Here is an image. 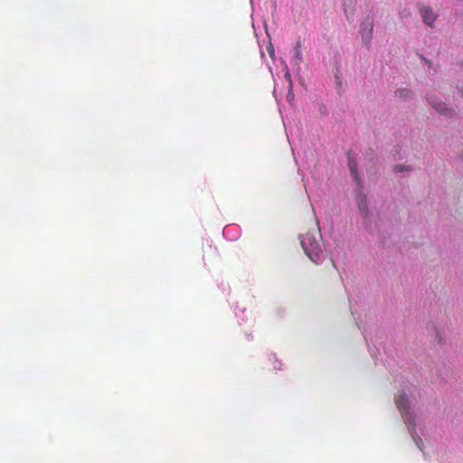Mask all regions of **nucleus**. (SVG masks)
Listing matches in <instances>:
<instances>
[{
  "label": "nucleus",
  "mask_w": 463,
  "mask_h": 463,
  "mask_svg": "<svg viewBox=\"0 0 463 463\" xmlns=\"http://www.w3.org/2000/svg\"><path fill=\"white\" fill-rule=\"evenodd\" d=\"M301 246L306 255L315 263H318L320 260L321 249V235L314 232H307L301 236Z\"/></svg>",
  "instance_id": "obj_1"
},
{
  "label": "nucleus",
  "mask_w": 463,
  "mask_h": 463,
  "mask_svg": "<svg viewBox=\"0 0 463 463\" xmlns=\"http://www.w3.org/2000/svg\"><path fill=\"white\" fill-rule=\"evenodd\" d=\"M419 11L423 23L430 27H433L437 19V14L434 11L430 6H420Z\"/></svg>",
  "instance_id": "obj_2"
},
{
  "label": "nucleus",
  "mask_w": 463,
  "mask_h": 463,
  "mask_svg": "<svg viewBox=\"0 0 463 463\" xmlns=\"http://www.w3.org/2000/svg\"><path fill=\"white\" fill-rule=\"evenodd\" d=\"M373 31V21L372 18L365 19L360 26V33L366 43H370Z\"/></svg>",
  "instance_id": "obj_3"
},
{
  "label": "nucleus",
  "mask_w": 463,
  "mask_h": 463,
  "mask_svg": "<svg viewBox=\"0 0 463 463\" xmlns=\"http://www.w3.org/2000/svg\"><path fill=\"white\" fill-rule=\"evenodd\" d=\"M408 396L406 393H400L395 399V404L401 412H405L408 410Z\"/></svg>",
  "instance_id": "obj_4"
},
{
  "label": "nucleus",
  "mask_w": 463,
  "mask_h": 463,
  "mask_svg": "<svg viewBox=\"0 0 463 463\" xmlns=\"http://www.w3.org/2000/svg\"><path fill=\"white\" fill-rule=\"evenodd\" d=\"M429 102L440 114H447L449 111V109L446 108V105L442 102H436L431 100L430 98H429Z\"/></svg>",
  "instance_id": "obj_5"
},
{
  "label": "nucleus",
  "mask_w": 463,
  "mask_h": 463,
  "mask_svg": "<svg viewBox=\"0 0 463 463\" xmlns=\"http://www.w3.org/2000/svg\"><path fill=\"white\" fill-rule=\"evenodd\" d=\"M348 165H349V168H350V172H351L352 176L354 177L355 182L358 184H360L361 182H360V178H359V175H358V173H357L355 161L350 158Z\"/></svg>",
  "instance_id": "obj_6"
},
{
  "label": "nucleus",
  "mask_w": 463,
  "mask_h": 463,
  "mask_svg": "<svg viewBox=\"0 0 463 463\" xmlns=\"http://www.w3.org/2000/svg\"><path fill=\"white\" fill-rule=\"evenodd\" d=\"M345 14L348 12L353 14L355 6V0H343Z\"/></svg>",
  "instance_id": "obj_7"
},
{
  "label": "nucleus",
  "mask_w": 463,
  "mask_h": 463,
  "mask_svg": "<svg viewBox=\"0 0 463 463\" xmlns=\"http://www.w3.org/2000/svg\"><path fill=\"white\" fill-rule=\"evenodd\" d=\"M397 93L400 97H407L409 91L407 90H399Z\"/></svg>",
  "instance_id": "obj_8"
},
{
  "label": "nucleus",
  "mask_w": 463,
  "mask_h": 463,
  "mask_svg": "<svg viewBox=\"0 0 463 463\" xmlns=\"http://www.w3.org/2000/svg\"><path fill=\"white\" fill-rule=\"evenodd\" d=\"M394 169H395L396 172H402L403 170H407V171L409 170L408 168L404 167L403 165H395Z\"/></svg>",
  "instance_id": "obj_9"
}]
</instances>
